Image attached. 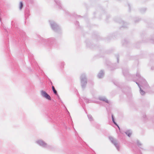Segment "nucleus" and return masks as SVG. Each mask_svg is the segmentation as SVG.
Returning a JSON list of instances; mask_svg holds the SVG:
<instances>
[{
    "mask_svg": "<svg viewBox=\"0 0 154 154\" xmlns=\"http://www.w3.org/2000/svg\"><path fill=\"white\" fill-rule=\"evenodd\" d=\"M82 100L84 103H90L91 102H97V101L95 100H93L92 101H91V100H90L86 98V97L83 98Z\"/></svg>",
    "mask_w": 154,
    "mask_h": 154,
    "instance_id": "obj_6",
    "label": "nucleus"
},
{
    "mask_svg": "<svg viewBox=\"0 0 154 154\" xmlns=\"http://www.w3.org/2000/svg\"><path fill=\"white\" fill-rule=\"evenodd\" d=\"M136 76H138V77H140V75L138 73H137V74H136Z\"/></svg>",
    "mask_w": 154,
    "mask_h": 154,
    "instance_id": "obj_17",
    "label": "nucleus"
},
{
    "mask_svg": "<svg viewBox=\"0 0 154 154\" xmlns=\"http://www.w3.org/2000/svg\"><path fill=\"white\" fill-rule=\"evenodd\" d=\"M88 116L90 121H91L93 120L92 117L91 115H88Z\"/></svg>",
    "mask_w": 154,
    "mask_h": 154,
    "instance_id": "obj_12",
    "label": "nucleus"
},
{
    "mask_svg": "<svg viewBox=\"0 0 154 154\" xmlns=\"http://www.w3.org/2000/svg\"><path fill=\"white\" fill-rule=\"evenodd\" d=\"M137 84L138 85V86L140 88V93L142 95H144L145 93V92L141 89L140 87V85L138 84H137Z\"/></svg>",
    "mask_w": 154,
    "mask_h": 154,
    "instance_id": "obj_10",
    "label": "nucleus"
},
{
    "mask_svg": "<svg viewBox=\"0 0 154 154\" xmlns=\"http://www.w3.org/2000/svg\"><path fill=\"white\" fill-rule=\"evenodd\" d=\"M23 6V4L22 2H20L19 4V8L21 10Z\"/></svg>",
    "mask_w": 154,
    "mask_h": 154,
    "instance_id": "obj_13",
    "label": "nucleus"
},
{
    "mask_svg": "<svg viewBox=\"0 0 154 154\" xmlns=\"http://www.w3.org/2000/svg\"><path fill=\"white\" fill-rule=\"evenodd\" d=\"M125 134L129 137H130L132 134V131L131 130H128L125 132Z\"/></svg>",
    "mask_w": 154,
    "mask_h": 154,
    "instance_id": "obj_9",
    "label": "nucleus"
},
{
    "mask_svg": "<svg viewBox=\"0 0 154 154\" xmlns=\"http://www.w3.org/2000/svg\"><path fill=\"white\" fill-rule=\"evenodd\" d=\"M104 75V73L103 71H100L99 72L98 75V77L99 78H100L103 77Z\"/></svg>",
    "mask_w": 154,
    "mask_h": 154,
    "instance_id": "obj_7",
    "label": "nucleus"
},
{
    "mask_svg": "<svg viewBox=\"0 0 154 154\" xmlns=\"http://www.w3.org/2000/svg\"><path fill=\"white\" fill-rule=\"evenodd\" d=\"M99 100H102V101H104L107 103H109L108 100L105 97H100L99 98Z\"/></svg>",
    "mask_w": 154,
    "mask_h": 154,
    "instance_id": "obj_8",
    "label": "nucleus"
},
{
    "mask_svg": "<svg viewBox=\"0 0 154 154\" xmlns=\"http://www.w3.org/2000/svg\"><path fill=\"white\" fill-rule=\"evenodd\" d=\"M112 121H113V123H114L116 125H117L118 126V127L119 128V126H118L117 125V124H116V123L115 122V121H114V118H113V116H112Z\"/></svg>",
    "mask_w": 154,
    "mask_h": 154,
    "instance_id": "obj_14",
    "label": "nucleus"
},
{
    "mask_svg": "<svg viewBox=\"0 0 154 154\" xmlns=\"http://www.w3.org/2000/svg\"><path fill=\"white\" fill-rule=\"evenodd\" d=\"M40 94L42 97L46 99L51 100V98L45 91L43 90H41L40 91Z\"/></svg>",
    "mask_w": 154,
    "mask_h": 154,
    "instance_id": "obj_2",
    "label": "nucleus"
},
{
    "mask_svg": "<svg viewBox=\"0 0 154 154\" xmlns=\"http://www.w3.org/2000/svg\"><path fill=\"white\" fill-rule=\"evenodd\" d=\"M55 2H56V4L58 5H60V2H58V1H55Z\"/></svg>",
    "mask_w": 154,
    "mask_h": 154,
    "instance_id": "obj_15",
    "label": "nucleus"
},
{
    "mask_svg": "<svg viewBox=\"0 0 154 154\" xmlns=\"http://www.w3.org/2000/svg\"><path fill=\"white\" fill-rule=\"evenodd\" d=\"M137 144H138V145L139 146H140L141 145V143H140L139 142H138V143H137Z\"/></svg>",
    "mask_w": 154,
    "mask_h": 154,
    "instance_id": "obj_16",
    "label": "nucleus"
},
{
    "mask_svg": "<svg viewBox=\"0 0 154 154\" xmlns=\"http://www.w3.org/2000/svg\"><path fill=\"white\" fill-rule=\"evenodd\" d=\"M52 89L54 93L56 95L57 94V91H56V90L55 89V88L54 86H52Z\"/></svg>",
    "mask_w": 154,
    "mask_h": 154,
    "instance_id": "obj_11",
    "label": "nucleus"
},
{
    "mask_svg": "<svg viewBox=\"0 0 154 154\" xmlns=\"http://www.w3.org/2000/svg\"><path fill=\"white\" fill-rule=\"evenodd\" d=\"M35 143L40 146L43 148L47 149H50L51 148V146L50 145H48L47 143L42 140H37L35 141Z\"/></svg>",
    "mask_w": 154,
    "mask_h": 154,
    "instance_id": "obj_1",
    "label": "nucleus"
},
{
    "mask_svg": "<svg viewBox=\"0 0 154 154\" xmlns=\"http://www.w3.org/2000/svg\"><path fill=\"white\" fill-rule=\"evenodd\" d=\"M81 83L82 87H84L87 83V80L84 74H82L81 76Z\"/></svg>",
    "mask_w": 154,
    "mask_h": 154,
    "instance_id": "obj_3",
    "label": "nucleus"
},
{
    "mask_svg": "<svg viewBox=\"0 0 154 154\" xmlns=\"http://www.w3.org/2000/svg\"><path fill=\"white\" fill-rule=\"evenodd\" d=\"M109 139L111 141V142L113 143L116 147V149L118 150H119V145L117 141L114 140L113 138L111 137H109Z\"/></svg>",
    "mask_w": 154,
    "mask_h": 154,
    "instance_id": "obj_4",
    "label": "nucleus"
},
{
    "mask_svg": "<svg viewBox=\"0 0 154 154\" xmlns=\"http://www.w3.org/2000/svg\"><path fill=\"white\" fill-rule=\"evenodd\" d=\"M50 22L51 27L53 30H55L58 27L57 25L54 21H50Z\"/></svg>",
    "mask_w": 154,
    "mask_h": 154,
    "instance_id": "obj_5",
    "label": "nucleus"
}]
</instances>
